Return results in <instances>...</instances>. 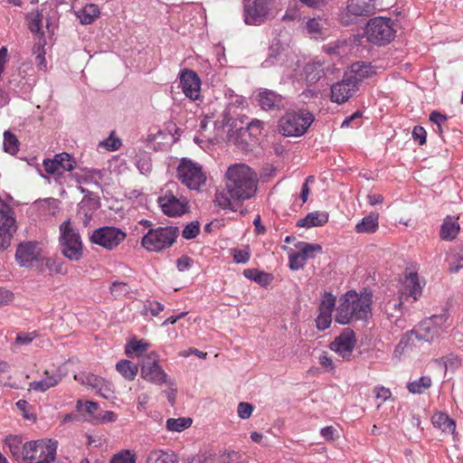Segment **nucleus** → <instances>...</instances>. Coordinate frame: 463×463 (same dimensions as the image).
I'll return each mask as SVG.
<instances>
[{"label":"nucleus","instance_id":"obj_25","mask_svg":"<svg viewBox=\"0 0 463 463\" xmlns=\"http://www.w3.org/2000/svg\"><path fill=\"white\" fill-rule=\"evenodd\" d=\"M328 222V214L325 212L315 211L309 213L305 218L299 219L297 222L298 227L312 228L322 226Z\"/></svg>","mask_w":463,"mask_h":463},{"label":"nucleus","instance_id":"obj_54","mask_svg":"<svg viewBox=\"0 0 463 463\" xmlns=\"http://www.w3.org/2000/svg\"><path fill=\"white\" fill-rule=\"evenodd\" d=\"M232 257L236 263L245 264L249 261L250 254V250L247 249H233Z\"/></svg>","mask_w":463,"mask_h":463},{"label":"nucleus","instance_id":"obj_34","mask_svg":"<svg viewBox=\"0 0 463 463\" xmlns=\"http://www.w3.org/2000/svg\"><path fill=\"white\" fill-rule=\"evenodd\" d=\"M147 463H176L177 456L172 451L153 450L148 454Z\"/></svg>","mask_w":463,"mask_h":463},{"label":"nucleus","instance_id":"obj_61","mask_svg":"<svg viewBox=\"0 0 463 463\" xmlns=\"http://www.w3.org/2000/svg\"><path fill=\"white\" fill-rule=\"evenodd\" d=\"M412 137L419 142V145L422 146L426 143L427 132L423 127L416 126L412 130Z\"/></svg>","mask_w":463,"mask_h":463},{"label":"nucleus","instance_id":"obj_60","mask_svg":"<svg viewBox=\"0 0 463 463\" xmlns=\"http://www.w3.org/2000/svg\"><path fill=\"white\" fill-rule=\"evenodd\" d=\"M82 406H84V410L85 411L90 415V416H93L94 413L98 411L99 409V403L96 402H86L84 404L82 403L81 401H78L77 402V410L78 411H81V408Z\"/></svg>","mask_w":463,"mask_h":463},{"label":"nucleus","instance_id":"obj_19","mask_svg":"<svg viewBox=\"0 0 463 463\" xmlns=\"http://www.w3.org/2000/svg\"><path fill=\"white\" fill-rule=\"evenodd\" d=\"M358 90L345 74L342 80L335 83L331 87V99L336 103L345 102Z\"/></svg>","mask_w":463,"mask_h":463},{"label":"nucleus","instance_id":"obj_53","mask_svg":"<svg viewBox=\"0 0 463 463\" xmlns=\"http://www.w3.org/2000/svg\"><path fill=\"white\" fill-rule=\"evenodd\" d=\"M280 52L279 47L271 46L268 54L267 59L262 62L263 68H269L272 66L280 57Z\"/></svg>","mask_w":463,"mask_h":463},{"label":"nucleus","instance_id":"obj_18","mask_svg":"<svg viewBox=\"0 0 463 463\" xmlns=\"http://www.w3.org/2000/svg\"><path fill=\"white\" fill-rule=\"evenodd\" d=\"M40 248L38 242H21L15 252V260L21 267H29L33 261H38Z\"/></svg>","mask_w":463,"mask_h":463},{"label":"nucleus","instance_id":"obj_8","mask_svg":"<svg viewBox=\"0 0 463 463\" xmlns=\"http://www.w3.org/2000/svg\"><path fill=\"white\" fill-rule=\"evenodd\" d=\"M395 33L393 23L389 18L375 17L365 27L367 40L379 45L389 43L394 39Z\"/></svg>","mask_w":463,"mask_h":463},{"label":"nucleus","instance_id":"obj_31","mask_svg":"<svg viewBox=\"0 0 463 463\" xmlns=\"http://www.w3.org/2000/svg\"><path fill=\"white\" fill-rule=\"evenodd\" d=\"M378 215L370 213L363 218L355 226L358 233H373L378 229Z\"/></svg>","mask_w":463,"mask_h":463},{"label":"nucleus","instance_id":"obj_64","mask_svg":"<svg viewBox=\"0 0 463 463\" xmlns=\"http://www.w3.org/2000/svg\"><path fill=\"white\" fill-rule=\"evenodd\" d=\"M430 120L434 125L439 126H446L448 121V117L440 112L434 110L430 114Z\"/></svg>","mask_w":463,"mask_h":463},{"label":"nucleus","instance_id":"obj_12","mask_svg":"<svg viewBox=\"0 0 463 463\" xmlns=\"http://www.w3.org/2000/svg\"><path fill=\"white\" fill-rule=\"evenodd\" d=\"M441 320V317L427 318L419 325L417 329L407 333V338L411 340V344H414L415 340L425 341L427 343L433 342L439 337L442 332L441 327L439 326V321Z\"/></svg>","mask_w":463,"mask_h":463},{"label":"nucleus","instance_id":"obj_23","mask_svg":"<svg viewBox=\"0 0 463 463\" xmlns=\"http://www.w3.org/2000/svg\"><path fill=\"white\" fill-rule=\"evenodd\" d=\"M37 269L40 272L49 271L51 276L65 275L67 269L62 260L59 258H41L37 261Z\"/></svg>","mask_w":463,"mask_h":463},{"label":"nucleus","instance_id":"obj_26","mask_svg":"<svg viewBox=\"0 0 463 463\" xmlns=\"http://www.w3.org/2000/svg\"><path fill=\"white\" fill-rule=\"evenodd\" d=\"M460 227L457 218L453 216H447L440 227L439 236L441 240L451 241L459 232Z\"/></svg>","mask_w":463,"mask_h":463},{"label":"nucleus","instance_id":"obj_3","mask_svg":"<svg viewBox=\"0 0 463 463\" xmlns=\"http://www.w3.org/2000/svg\"><path fill=\"white\" fill-rule=\"evenodd\" d=\"M59 244L63 257L71 261H79L83 256V242L79 231L68 219L59 226Z\"/></svg>","mask_w":463,"mask_h":463},{"label":"nucleus","instance_id":"obj_62","mask_svg":"<svg viewBox=\"0 0 463 463\" xmlns=\"http://www.w3.org/2000/svg\"><path fill=\"white\" fill-rule=\"evenodd\" d=\"M33 52L36 54V60L38 61V67L41 70L46 69V61L44 58V50L43 44L39 43L33 50Z\"/></svg>","mask_w":463,"mask_h":463},{"label":"nucleus","instance_id":"obj_36","mask_svg":"<svg viewBox=\"0 0 463 463\" xmlns=\"http://www.w3.org/2000/svg\"><path fill=\"white\" fill-rule=\"evenodd\" d=\"M95 175H99V178H101V171L98 169H91L85 172L84 175H80L78 173L72 174L71 177L78 183V184H93L97 186H99V181L95 178Z\"/></svg>","mask_w":463,"mask_h":463},{"label":"nucleus","instance_id":"obj_56","mask_svg":"<svg viewBox=\"0 0 463 463\" xmlns=\"http://www.w3.org/2000/svg\"><path fill=\"white\" fill-rule=\"evenodd\" d=\"M37 333L35 331L30 333H19L16 335L14 345H26L33 342V340L37 337Z\"/></svg>","mask_w":463,"mask_h":463},{"label":"nucleus","instance_id":"obj_47","mask_svg":"<svg viewBox=\"0 0 463 463\" xmlns=\"http://www.w3.org/2000/svg\"><path fill=\"white\" fill-rule=\"evenodd\" d=\"M164 307L163 304L156 300H146L144 303L141 313L145 316H147L150 313L152 316L156 317L164 310Z\"/></svg>","mask_w":463,"mask_h":463},{"label":"nucleus","instance_id":"obj_5","mask_svg":"<svg viewBox=\"0 0 463 463\" xmlns=\"http://www.w3.org/2000/svg\"><path fill=\"white\" fill-rule=\"evenodd\" d=\"M177 227L165 226L150 229L142 238L141 245L148 251L159 252L170 248L175 241Z\"/></svg>","mask_w":463,"mask_h":463},{"label":"nucleus","instance_id":"obj_49","mask_svg":"<svg viewBox=\"0 0 463 463\" xmlns=\"http://www.w3.org/2000/svg\"><path fill=\"white\" fill-rule=\"evenodd\" d=\"M110 463H136V457L129 450H124L116 454Z\"/></svg>","mask_w":463,"mask_h":463},{"label":"nucleus","instance_id":"obj_10","mask_svg":"<svg viewBox=\"0 0 463 463\" xmlns=\"http://www.w3.org/2000/svg\"><path fill=\"white\" fill-rule=\"evenodd\" d=\"M403 283L405 292L402 293V296H405L406 299L411 297L412 298L413 301H416L421 295V287L420 285L417 273L411 272L408 275H406ZM402 306L403 301L402 300V298H400L399 300L390 299L385 304V312L388 314V316L398 317L396 313H402Z\"/></svg>","mask_w":463,"mask_h":463},{"label":"nucleus","instance_id":"obj_43","mask_svg":"<svg viewBox=\"0 0 463 463\" xmlns=\"http://www.w3.org/2000/svg\"><path fill=\"white\" fill-rule=\"evenodd\" d=\"M55 160L59 161L58 165L61 170L71 171L76 166L75 159L68 153H60L54 156Z\"/></svg>","mask_w":463,"mask_h":463},{"label":"nucleus","instance_id":"obj_14","mask_svg":"<svg viewBox=\"0 0 463 463\" xmlns=\"http://www.w3.org/2000/svg\"><path fill=\"white\" fill-rule=\"evenodd\" d=\"M374 9L373 0H348L345 11L341 15V22L345 25H349L359 16L372 14Z\"/></svg>","mask_w":463,"mask_h":463},{"label":"nucleus","instance_id":"obj_6","mask_svg":"<svg viewBox=\"0 0 463 463\" xmlns=\"http://www.w3.org/2000/svg\"><path fill=\"white\" fill-rule=\"evenodd\" d=\"M177 179L190 190L200 191L206 183L202 165L188 158H182L176 167Z\"/></svg>","mask_w":463,"mask_h":463},{"label":"nucleus","instance_id":"obj_41","mask_svg":"<svg viewBox=\"0 0 463 463\" xmlns=\"http://www.w3.org/2000/svg\"><path fill=\"white\" fill-rule=\"evenodd\" d=\"M149 345L143 340H131L128 343L125 348V353L128 356H132L134 354L139 356L143 352L148 348Z\"/></svg>","mask_w":463,"mask_h":463},{"label":"nucleus","instance_id":"obj_7","mask_svg":"<svg viewBox=\"0 0 463 463\" xmlns=\"http://www.w3.org/2000/svg\"><path fill=\"white\" fill-rule=\"evenodd\" d=\"M24 463H52L56 458L57 441L38 439L26 442Z\"/></svg>","mask_w":463,"mask_h":463},{"label":"nucleus","instance_id":"obj_44","mask_svg":"<svg viewBox=\"0 0 463 463\" xmlns=\"http://www.w3.org/2000/svg\"><path fill=\"white\" fill-rule=\"evenodd\" d=\"M130 287L122 281H113L109 287V292L115 298H121L130 293Z\"/></svg>","mask_w":463,"mask_h":463},{"label":"nucleus","instance_id":"obj_32","mask_svg":"<svg viewBox=\"0 0 463 463\" xmlns=\"http://www.w3.org/2000/svg\"><path fill=\"white\" fill-rule=\"evenodd\" d=\"M432 423L444 432L454 433L456 430L455 421L446 413H435L432 417Z\"/></svg>","mask_w":463,"mask_h":463},{"label":"nucleus","instance_id":"obj_51","mask_svg":"<svg viewBox=\"0 0 463 463\" xmlns=\"http://www.w3.org/2000/svg\"><path fill=\"white\" fill-rule=\"evenodd\" d=\"M58 163L59 161L55 160L54 157L52 159H44L43 168L45 172L50 175H61L62 174V171L61 170Z\"/></svg>","mask_w":463,"mask_h":463},{"label":"nucleus","instance_id":"obj_38","mask_svg":"<svg viewBox=\"0 0 463 463\" xmlns=\"http://www.w3.org/2000/svg\"><path fill=\"white\" fill-rule=\"evenodd\" d=\"M326 22L319 18H309L306 22L307 32L314 38H318L323 35Z\"/></svg>","mask_w":463,"mask_h":463},{"label":"nucleus","instance_id":"obj_20","mask_svg":"<svg viewBox=\"0 0 463 463\" xmlns=\"http://www.w3.org/2000/svg\"><path fill=\"white\" fill-rule=\"evenodd\" d=\"M257 101L263 110H280L284 107L283 98L281 95L264 89L257 95Z\"/></svg>","mask_w":463,"mask_h":463},{"label":"nucleus","instance_id":"obj_4","mask_svg":"<svg viewBox=\"0 0 463 463\" xmlns=\"http://www.w3.org/2000/svg\"><path fill=\"white\" fill-rule=\"evenodd\" d=\"M314 119L313 114L306 109L287 111L279 120V131L285 137H301Z\"/></svg>","mask_w":463,"mask_h":463},{"label":"nucleus","instance_id":"obj_15","mask_svg":"<svg viewBox=\"0 0 463 463\" xmlns=\"http://www.w3.org/2000/svg\"><path fill=\"white\" fill-rule=\"evenodd\" d=\"M158 204L162 212L170 217H176L185 213L188 211V200L184 197L174 194L172 191H165L158 198Z\"/></svg>","mask_w":463,"mask_h":463},{"label":"nucleus","instance_id":"obj_52","mask_svg":"<svg viewBox=\"0 0 463 463\" xmlns=\"http://www.w3.org/2000/svg\"><path fill=\"white\" fill-rule=\"evenodd\" d=\"M232 198L230 195L228 196L224 192H217L215 194L214 203L223 209H228L232 207Z\"/></svg>","mask_w":463,"mask_h":463},{"label":"nucleus","instance_id":"obj_45","mask_svg":"<svg viewBox=\"0 0 463 463\" xmlns=\"http://www.w3.org/2000/svg\"><path fill=\"white\" fill-rule=\"evenodd\" d=\"M4 149L6 153L11 155H14L18 151L19 141L17 137L12 134L10 131H5L4 133Z\"/></svg>","mask_w":463,"mask_h":463},{"label":"nucleus","instance_id":"obj_11","mask_svg":"<svg viewBox=\"0 0 463 463\" xmlns=\"http://www.w3.org/2000/svg\"><path fill=\"white\" fill-rule=\"evenodd\" d=\"M126 237L127 233L118 227L103 226L92 232L90 241L108 250H112L123 242Z\"/></svg>","mask_w":463,"mask_h":463},{"label":"nucleus","instance_id":"obj_37","mask_svg":"<svg viewBox=\"0 0 463 463\" xmlns=\"http://www.w3.org/2000/svg\"><path fill=\"white\" fill-rule=\"evenodd\" d=\"M75 380L82 385L89 386L92 390L96 391L99 384H103L104 379L94 373H80L79 375H75Z\"/></svg>","mask_w":463,"mask_h":463},{"label":"nucleus","instance_id":"obj_2","mask_svg":"<svg viewBox=\"0 0 463 463\" xmlns=\"http://www.w3.org/2000/svg\"><path fill=\"white\" fill-rule=\"evenodd\" d=\"M258 176L245 164H235L226 171L227 193L234 200H247L257 191Z\"/></svg>","mask_w":463,"mask_h":463},{"label":"nucleus","instance_id":"obj_55","mask_svg":"<svg viewBox=\"0 0 463 463\" xmlns=\"http://www.w3.org/2000/svg\"><path fill=\"white\" fill-rule=\"evenodd\" d=\"M332 322V315L327 313L319 312L316 323L318 330L327 329Z\"/></svg>","mask_w":463,"mask_h":463},{"label":"nucleus","instance_id":"obj_42","mask_svg":"<svg viewBox=\"0 0 463 463\" xmlns=\"http://www.w3.org/2000/svg\"><path fill=\"white\" fill-rule=\"evenodd\" d=\"M296 247L298 249V252L305 257L306 260L314 258L315 252H321L322 247L318 244H311L305 241L298 242Z\"/></svg>","mask_w":463,"mask_h":463},{"label":"nucleus","instance_id":"obj_63","mask_svg":"<svg viewBox=\"0 0 463 463\" xmlns=\"http://www.w3.org/2000/svg\"><path fill=\"white\" fill-rule=\"evenodd\" d=\"M96 392L107 400H109L113 397V391L110 387V384L105 380H103V384H99L96 390Z\"/></svg>","mask_w":463,"mask_h":463},{"label":"nucleus","instance_id":"obj_39","mask_svg":"<svg viewBox=\"0 0 463 463\" xmlns=\"http://www.w3.org/2000/svg\"><path fill=\"white\" fill-rule=\"evenodd\" d=\"M431 379L429 376H422L418 380L410 382L407 384V389L411 393H422L425 390L431 386Z\"/></svg>","mask_w":463,"mask_h":463},{"label":"nucleus","instance_id":"obj_50","mask_svg":"<svg viewBox=\"0 0 463 463\" xmlns=\"http://www.w3.org/2000/svg\"><path fill=\"white\" fill-rule=\"evenodd\" d=\"M200 232V226L197 222H192L187 224L182 232V236L184 239L191 240L195 238Z\"/></svg>","mask_w":463,"mask_h":463},{"label":"nucleus","instance_id":"obj_24","mask_svg":"<svg viewBox=\"0 0 463 463\" xmlns=\"http://www.w3.org/2000/svg\"><path fill=\"white\" fill-rule=\"evenodd\" d=\"M5 446L9 449L13 458L20 462L24 463L26 443L23 444L21 437L9 436L5 439Z\"/></svg>","mask_w":463,"mask_h":463},{"label":"nucleus","instance_id":"obj_22","mask_svg":"<svg viewBox=\"0 0 463 463\" xmlns=\"http://www.w3.org/2000/svg\"><path fill=\"white\" fill-rule=\"evenodd\" d=\"M62 380L61 373L56 370H46L43 376L39 381H34L29 383V389L44 392L52 387L56 386Z\"/></svg>","mask_w":463,"mask_h":463},{"label":"nucleus","instance_id":"obj_46","mask_svg":"<svg viewBox=\"0 0 463 463\" xmlns=\"http://www.w3.org/2000/svg\"><path fill=\"white\" fill-rule=\"evenodd\" d=\"M335 297L330 292H324L321 302L319 304V312L331 314L335 307Z\"/></svg>","mask_w":463,"mask_h":463},{"label":"nucleus","instance_id":"obj_28","mask_svg":"<svg viewBox=\"0 0 463 463\" xmlns=\"http://www.w3.org/2000/svg\"><path fill=\"white\" fill-rule=\"evenodd\" d=\"M256 141L257 139L244 128L238 129L233 136V142L241 150H249Z\"/></svg>","mask_w":463,"mask_h":463},{"label":"nucleus","instance_id":"obj_17","mask_svg":"<svg viewBox=\"0 0 463 463\" xmlns=\"http://www.w3.org/2000/svg\"><path fill=\"white\" fill-rule=\"evenodd\" d=\"M355 343L354 332L346 329L330 344V349L337 353L344 359H349Z\"/></svg>","mask_w":463,"mask_h":463},{"label":"nucleus","instance_id":"obj_48","mask_svg":"<svg viewBox=\"0 0 463 463\" xmlns=\"http://www.w3.org/2000/svg\"><path fill=\"white\" fill-rule=\"evenodd\" d=\"M307 260L298 251L289 253L288 255V267L292 270H298L303 269Z\"/></svg>","mask_w":463,"mask_h":463},{"label":"nucleus","instance_id":"obj_9","mask_svg":"<svg viewBox=\"0 0 463 463\" xmlns=\"http://www.w3.org/2000/svg\"><path fill=\"white\" fill-rule=\"evenodd\" d=\"M244 22L248 25H260L274 17L269 0H244Z\"/></svg>","mask_w":463,"mask_h":463},{"label":"nucleus","instance_id":"obj_35","mask_svg":"<svg viewBox=\"0 0 463 463\" xmlns=\"http://www.w3.org/2000/svg\"><path fill=\"white\" fill-rule=\"evenodd\" d=\"M243 275L250 279V280H253L257 283H259L260 285L261 286H267L269 285L270 282H271V275L267 273V272H264V271H260L257 269H244L243 271Z\"/></svg>","mask_w":463,"mask_h":463},{"label":"nucleus","instance_id":"obj_57","mask_svg":"<svg viewBox=\"0 0 463 463\" xmlns=\"http://www.w3.org/2000/svg\"><path fill=\"white\" fill-rule=\"evenodd\" d=\"M264 122L259 119H253L245 129L249 130L250 134L257 139L258 136L260 135L263 129Z\"/></svg>","mask_w":463,"mask_h":463},{"label":"nucleus","instance_id":"obj_29","mask_svg":"<svg viewBox=\"0 0 463 463\" xmlns=\"http://www.w3.org/2000/svg\"><path fill=\"white\" fill-rule=\"evenodd\" d=\"M28 29L33 33L43 35V15L38 9L33 10L26 14Z\"/></svg>","mask_w":463,"mask_h":463},{"label":"nucleus","instance_id":"obj_13","mask_svg":"<svg viewBox=\"0 0 463 463\" xmlns=\"http://www.w3.org/2000/svg\"><path fill=\"white\" fill-rule=\"evenodd\" d=\"M141 376L146 381L155 384H174L173 382L167 380V374L159 366L157 355L155 353L149 354L143 359L141 364Z\"/></svg>","mask_w":463,"mask_h":463},{"label":"nucleus","instance_id":"obj_40","mask_svg":"<svg viewBox=\"0 0 463 463\" xmlns=\"http://www.w3.org/2000/svg\"><path fill=\"white\" fill-rule=\"evenodd\" d=\"M191 418H170L166 420V429L169 431L181 432L192 425Z\"/></svg>","mask_w":463,"mask_h":463},{"label":"nucleus","instance_id":"obj_59","mask_svg":"<svg viewBox=\"0 0 463 463\" xmlns=\"http://www.w3.org/2000/svg\"><path fill=\"white\" fill-rule=\"evenodd\" d=\"M221 458L222 463H242L241 455L234 450L224 452Z\"/></svg>","mask_w":463,"mask_h":463},{"label":"nucleus","instance_id":"obj_1","mask_svg":"<svg viewBox=\"0 0 463 463\" xmlns=\"http://www.w3.org/2000/svg\"><path fill=\"white\" fill-rule=\"evenodd\" d=\"M373 295L364 289L358 294L349 290L339 299L335 320L340 325L349 324L352 320H366L371 315Z\"/></svg>","mask_w":463,"mask_h":463},{"label":"nucleus","instance_id":"obj_21","mask_svg":"<svg viewBox=\"0 0 463 463\" xmlns=\"http://www.w3.org/2000/svg\"><path fill=\"white\" fill-rule=\"evenodd\" d=\"M375 71L370 63L362 61L353 63L350 69L345 72V75L358 88L362 81L372 77Z\"/></svg>","mask_w":463,"mask_h":463},{"label":"nucleus","instance_id":"obj_33","mask_svg":"<svg viewBox=\"0 0 463 463\" xmlns=\"http://www.w3.org/2000/svg\"><path fill=\"white\" fill-rule=\"evenodd\" d=\"M116 370L128 381H133L137 374L138 367L129 360H121L116 364Z\"/></svg>","mask_w":463,"mask_h":463},{"label":"nucleus","instance_id":"obj_16","mask_svg":"<svg viewBox=\"0 0 463 463\" xmlns=\"http://www.w3.org/2000/svg\"><path fill=\"white\" fill-rule=\"evenodd\" d=\"M180 87L186 98L196 100L201 94V80L197 73L190 69H184L179 74Z\"/></svg>","mask_w":463,"mask_h":463},{"label":"nucleus","instance_id":"obj_30","mask_svg":"<svg viewBox=\"0 0 463 463\" xmlns=\"http://www.w3.org/2000/svg\"><path fill=\"white\" fill-rule=\"evenodd\" d=\"M99 9L97 5L89 4L77 13V17L82 24H90L99 17Z\"/></svg>","mask_w":463,"mask_h":463},{"label":"nucleus","instance_id":"obj_58","mask_svg":"<svg viewBox=\"0 0 463 463\" xmlns=\"http://www.w3.org/2000/svg\"><path fill=\"white\" fill-rule=\"evenodd\" d=\"M253 411V406L250 403L241 402L238 404L237 413L241 419H249Z\"/></svg>","mask_w":463,"mask_h":463},{"label":"nucleus","instance_id":"obj_27","mask_svg":"<svg viewBox=\"0 0 463 463\" xmlns=\"http://www.w3.org/2000/svg\"><path fill=\"white\" fill-rule=\"evenodd\" d=\"M352 49V44L346 40H338L323 46V50L329 55L337 57L346 56Z\"/></svg>","mask_w":463,"mask_h":463}]
</instances>
